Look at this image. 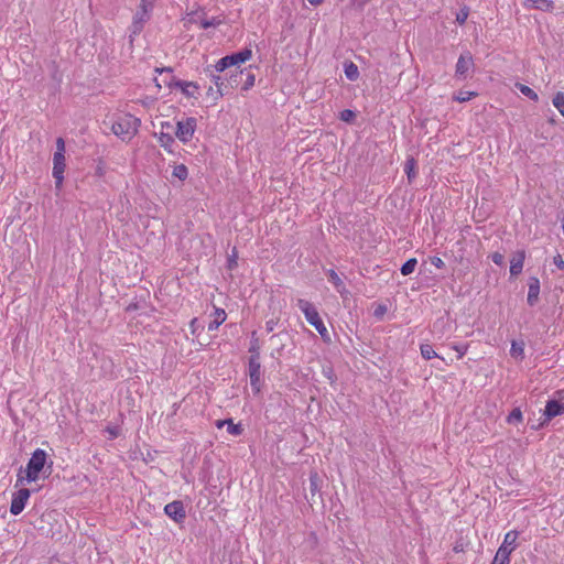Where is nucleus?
<instances>
[{
    "label": "nucleus",
    "instance_id": "35",
    "mask_svg": "<svg viewBox=\"0 0 564 564\" xmlns=\"http://www.w3.org/2000/svg\"><path fill=\"white\" fill-rule=\"evenodd\" d=\"M518 89L527 97H529L532 100H538L536 93L531 89L529 86H525L523 84H517Z\"/></svg>",
    "mask_w": 564,
    "mask_h": 564
},
{
    "label": "nucleus",
    "instance_id": "11",
    "mask_svg": "<svg viewBox=\"0 0 564 564\" xmlns=\"http://www.w3.org/2000/svg\"><path fill=\"white\" fill-rule=\"evenodd\" d=\"M249 377L250 384L256 392L260 391L261 365L257 356L249 359Z\"/></svg>",
    "mask_w": 564,
    "mask_h": 564
},
{
    "label": "nucleus",
    "instance_id": "4",
    "mask_svg": "<svg viewBox=\"0 0 564 564\" xmlns=\"http://www.w3.org/2000/svg\"><path fill=\"white\" fill-rule=\"evenodd\" d=\"M46 462V453L43 449L37 448L30 458L26 470L25 479L28 482H32L39 479V474L43 469Z\"/></svg>",
    "mask_w": 564,
    "mask_h": 564
},
{
    "label": "nucleus",
    "instance_id": "7",
    "mask_svg": "<svg viewBox=\"0 0 564 564\" xmlns=\"http://www.w3.org/2000/svg\"><path fill=\"white\" fill-rule=\"evenodd\" d=\"M174 132V124L171 122H161L160 131L158 133V139L164 149L172 151V147L174 144V138L172 133Z\"/></svg>",
    "mask_w": 564,
    "mask_h": 564
},
{
    "label": "nucleus",
    "instance_id": "14",
    "mask_svg": "<svg viewBox=\"0 0 564 564\" xmlns=\"http://www.w3.org/2000/svg\"><path fill=\"white\" fill-rule=\"evenodd\" d=\"M524 260H525V251L524 250H518L512 254V257L510 259L511 276H517L522 272Z\"/></svg>",
    "mask_w": 564,
    "mask_h": 564
},
{
    "label": "nucleus",
    "instance_id": "17",
    "mask_svg": "<svg viewBox=\"0 0 564 564\" xmlns=\"http://www.w3.org/2000/svg\"><path fill=\"white\" fill-rule=\"evenodd\" d=\"M517 539H518V532L517 531H509L506 533L502 544L499 546L498 550L506 549L507 554H510L513 552V550L517 547Z\"/></svg>",
    "mask_w": 564,
    "mask_h": 564
},
{
    "label": "nucleus",
    "instance_id": "12",
    "mask_svg": "<svg viewBox=\"0 0 564 564\" xmlns=\"http://www.w3.org/2000/svg\"><path fill=\"white\" fill-rule=\"evenodd\" d=\"M164 512L175 522H181L185 519L186 513L182 501H172L164 507Z\"/></svg>",
    "mask_w": 564,
    "mask_h": 564
},
{
    "label": "nucleus",
    "instance_id": "53",
    "mask_svg": "<svg viewBox=\"0 0 564 564\" xmlns=\"http://www.w3.org/2000/svg\"><path fill=\"white\" fill-rule=\"evenodd\" d=\"M280 337H281V334H276V335H273V336L271 337V339H272V340H274V339H278V338H280Z\"/></svg>",
    "mask_w": 564,
    "mask_h": 564
},
{
    "label": "nucleus",
    "instance_id": "9",
    "mask_svg": "<svg viewBox=\"0 0 564 564\" xmlns=\"http://www.w3.org/2000/svg\"><path fill=\"white\" fill-rule=\"evenodd\" d=\"M150 18H151L150 12H147L141 9H137V11L133 15V19H132V23L129 29L130 37L139 35L142 32L145 23L150 20Z\"/></svg>",
    "mask_w": 564,
    "mask_h": 564
},
{
    "label": "nucleus",
    "instance_id": "50",
    "mask_svg": "<svg viewBox=\"0 0 564 564\" xmlns=\"http://www.w3.org/2000/svg\"><path fill=\"white\" fill-rule=\"evenodd\" d=\"M196 322H197V319H196V318L192 319V322H191V328H192V333H193V334L195 333V328H196V325H195V324H196Z\"/></svg>",
    "mask_w": 564,
    "mask_h": 564
},
{
    "label": "nucleus",
    "instance_id": "25",
    "mask_svg": "<svg viewBox=\"0 0 564 564\" xmlns=\"http://www.w3.org/2000/svg\"><path fill=\"white\" fill-rule=\"evenodd\" d=\"M327 275H328L329 282H332L334 284L336 290L339 293H343L345 291V285L341 281V279L339 278V275L334 270H328Z\"/></svg>",
    "mask_w": 564,
    "mask_h": 564
},
{
    "label": "nucleus",
    "instance_id": "18",
    "mask_svg": "<svg viewBox=\"0 0 564 564\" xmlns=\"http://www.w3.org/2000/svg\"><path fill=\"white\" fill-rule=\"evenodd\" d=\"M524 6L528 9H538L542 11H551L554 7L551 0H525Z\"/></svg>",
    "mask_w": 564,
    "mask_h": 564
},
{
    "label": "nucleus",
    "instance_id": "46",
    "mask_svg": "<svg viewBox=\"0 0 564 564\" xmlns=\"http://www.w3.org/2000/svg\"><path fill=\"white\" fill-rule=\"evenodd\" d=\"M430 260H431V263L434 267H436L437 269H442L445 267L444 261L440 257H432Z\"/></svg>",
    "mask_w": 564,
    "mask_h": 564
},
{
    "label": "nucleus",
    "instance_id": "6",
    "mask_svg": "<svg viewBox=\"0 0 564 564\" xmlns=\"http://www.w3.org/2000/svg\"><path fill=\"white\" fill-rule=\"evenodd\" d=\"M221 20L218 18L208 19L204 12H191L184 18L185 26L196 24L202 29L216 28L220 25Z\"/></svg>",
    "mask_w": 564,
    "mask_h": 564
},
{
    "label": "nucleus",
    "instance_id": "22",
    "mask_svg": "<svg viewBox=\"0 0 564 564\" xmlns=\"http://www.w3.org/2000/svg\"><path fill=\"white\" fill-rule=\"evenodd\" d=\"M252 52L249 48H245L238 53H235L232 55H228L229 57H232V66L242 64L251 58Z\"/></svg>",
    "mask_w": 564,
    "mask_h": 564
},
{
    "label": "nucleus",
    "instance_id": "10",
    "mask_svg": "<svg viewBox=\"0 0 564 564\" xmlns=\"http://www.w3.org/2000/svg\"><path fill=\"white\" fill-rule=\"evenodd\" d=\"M164 86L167 87H176L178 88L183 95H185L188 98H196L198 95V85L194 82H185V80H177V82H164Z\"/></svg>",
    "mask_w": 564,
    "mask_h": 564
},
{
    "label": "nucleus",
    "instance_id": "29",
    "mask_svg": "<svg viewBox=\"0 0 564 564\" xmlns=\"http://www.w3.org/2000/svg\"><path fill=\"white\" fill-rule=\"evenodd\" d=\"M421 355L424 359L429 360L434 357H438V355L434 351L433 347L430 344H423L420 347Z\"/></svg>",
    "mask_w": 564,
    "mask_h": 564
},
{
    "label": "nucleus",
    "instance_id": "36",
    "mask_svg": "<svg viewBox=\"0 0 564 564\" xmlns=\"http://www.w3.org/2000/svg\"><path fill=\"white\" fill-rule=\"evenodd\" d=\"M214 83L217 87V90H216V95H215V100L220 98L225 93H224V86H225V83L224 80L221 79L220 76H214Z\"/></svg>",
    "mask_w": 564,
    "mask_h": 564
},
{
    "label": "nucleus",
    "instance_id": "37",
    "mask_svg": "<svg viewBox=\"0 0 564 564\" xmlns=\"http://www.w3.org/2000/svg\"><path fill=\"white\" fill-rule=\"evenodd\" d=\"M156 0H140L138 9L152 13Z\"/></svg>",
    "mask_w": 564,
    "mask_h": 564
},
{
    "label": "nucleus",
    "instance_id": "51",
    "mask_svg": "<svg viewBox=\"0 0 564 564\" xmlns=\"http://www.w3.org/2000/svg\"><path fill=\"white\" fill-rule=\"evenodd\" d=\"M312 6H318L323 2V0H307Z\"/></svg>",
    "mask_w": 564,
    "mask_h": 564
},
{
    "label": "nucleus",
    "instance_id": "19",
    "mask_svg": "<svg viewBox=\"0 0 564 564\" xmlns=\"http://www.w3.org/2000/svg\"><path fill=\"white\" fill-rule=\"evenodd\" d=\"M473 65L470 55H460L456 64V75L464 76Z\"/></svg>",
    "mask_w": 564,
    "mask_h": 564
},
{
    "label": "nucleus",
    "instance_id": "33",
    "mask_svg": "<svg viewBox=\"0 0 564 564\" xmlns=\"http://www.w3.org/2000/svg\"><path fill=\"white\" fill-rule=\"evenodd\" d=\"M230 66H232V57L225 56L217 62L215 68L217 72L221 73Z\"/></svg>",
    "mask_w": 564,
    "mask_h": 564
},
{
    "label": "nucleus",
    "instance_id": "31",
    "mask_svg": "<svg viewBox=\"0 0 564 564\" xmlns=\"http://www.w3.org/2000/svg\"><path fill=\"white\" fill-rule=\"evenodd\" d=\"M417 264V261L415 258H411L409 259L402 267H401V273L403 275H409L411 274L414 270H415V267Z\"/></svg>",
    "mask_w": 564,
    "mask_h": 564
},
{
    "label": "nucleus",
    "instance_id": "5",
    "mask_svg": "<svg viewBox=\"0 0 564 564\" xmlns=\"http://www.w3.org/2000/svg\"><path fill=\"white\" fill-rule=\"evenodd\" d=\"M196 119L193 117H188L176 122L174 126V133L176 138L183 142L187 143L192 140L194 132L196 130Z\"/></svg>",
    "mask_w": 564,
    "mask_h": 564
},
{
    "label": "nucleus",
    "instance_id": "8",
    "mask_svg": "<svg viewBox=\"0 0 564 564\" xmlns=\"http://www.w3.org/2000/svg\"><path fill=\"white\" fill-rule=\"evenodd\" d=\"M30 495L31 494H30L29 489L22 488V489L18 490L12 497L10 512L14 516L20 514L23 511V509L25 508V505L30 498Z\"/></svg>",
    "mask_w": 564,
    "mask_h": 564
},
{
    "label": "nucleus",
    "instance_id": "41",
    "mask_svg": "<svg viewBox=\"0 0 564 564\" xmlns=\"http://www.w3.org/2000/svg\"><path fill=\"white\" fill-rule=\"evenodd\" d=\"M355 112L349 109H345L340 112V119L346 122H350L355 118Z\"/></svg>",
    "mask_w": 564,
    "mask_h": 564
},
{
    "label": "nucleus",
    "instance_id": "49",
    "mask_svg": "<svg viewBox=\"0 0 564 564\" xmlns=\"http://www.w3.org/2000/svg\"><path fill=\"white\" fill-rule=\"evenodd\" d=\"M466 19H467V13L462 11L460 13L457 14L456 20L459 24H463L466 21Z\"/></svg>",
    "mask_w": 564,
    "mask_h": 564
},
{
    "label": "nucleus",
    "instance_id": "38",
    "mask_svg": "<svg viewBox=\"0 0 564 564\" xmlns=\"http://www.w3.org/2000/svg\"><path fill=\"white\" fill-rule=\"evenodd\" d=\"M318 480L319 478L317 473H312L310 476V487L312 495L318 491Z\"/></svg>",
    "mask_w": 564,
    "mask_h": 564
},
{
    "label": "nucleus",
    "instance_id": "30",
    "mask_svg": "<svg viewBox=\"0 0 564 564\" xmlns=\"http://www.w3.org/2000/svg\"><path fill=\"white\" fill-rule=\"evenodd\" d=\"M172 174L174 177H177L178 180L184 181L188 175V171L184 164H178V165L174 166Z\"/></svg>",
    "mask_w": 564,
    "mask_h": 564
},
{
    "label": "nucleus",
    "instance_id": "23",
    "mask_svg": "<svg viewBox=\"0 0 564 564\" xmlns=\"http://www.w3.org/2000/svg\"><path fill=\"white\" fill-rule=\"evenodd\" d=\"M227 425V431L231 435H240L242 433V426L240 424H235L231 420L217 421V427H223Z\"/></svg>",
    "mask_w": 564,
    "mask_h": 564
},
{
    "label": "nucleus",
    "instance_id": "27",
    "mask_svg": "<svg viewBox=\"0 0 564 564\" xmlns=\"http://www.w3.org/2000/svg\"><path fill=\"white\" fill-rule=\"evenodd\" d=\"M249 351L251 352V356H257L259 358V356H260V344H259V338H258L256 332H252V334H251V341H250Z\"/></svg>",
    "mask_w": 564,
    "mask_h": 564
},
{
    "label": "nucleus",
    "instance_id": "1",
    "mask_svg": "<svg viewBox=\"0 0 564 564\" xmlns=\"http://www.w3.org/2000/svg\"><path fill=\"white\" fill-rule=\"evenodd\" d=\"M140 123V119L135 118L132 115L123 113L118 116V118L115 120L111 130L121 140L129 141L138 132Z\"/></svg>",
    "mask_w": 564,
    "mask_h": 564
},
{
    "label": "nucleus",
    "instance_id": "15",
    "mask_svg": "<svg viewBox=\"0 0 564 564\" xmlns=\"http://www.w3.org/2000/svg\"><path fill=\"white\" fill-rule=\"evenodd\" d=\"M540 294V281L538 278L532 276L529 281V291H528V303L533 306L538 300Z\"/></svg>",
    "mask_w": 564,
    "mask_h": 564
},
{
    "label": "nucleus",
    "instance_id": "47",
    "mask_svg": "<svg viewBox=\"0 0 564 564\" xmlns=\"http://www.w3.org/2000/svg\"><path fill=\"white\" fill-rule=\"evenodd\" d=\"M553 262H554V264L556 265L557 269L564 270V259L562 258L561 254H556L553 258Z\"/></svg>",
    "mask_w": 564,
    "mask_h": 564
},
{
    "label": "nucleus",
    "instance_id": "28",
    "mask_svg": "<svg viewBox=\"0 0 564 564\" xmlns=\"http://www.w3.org/2000/svg\"><path fill=\"white\" fill-rule=\"evenodd\" d=\"M156 72L160 73V75H163L165 74V76L159 80L158 78H155V84L159 88H161L163 85H164V82H177V79H175L172 75H171V70L170 69H156Z\"/></svg>",
    "mask_w": 564,
    "mask_h": 564
},
{
    "label": "nucleus",
    "instance_id": "20",
    "mask_svg": "<svg viewBox=\"0 0 564 564\" xmlns=\"http://www.w3.org/2000/svg\"><path fill=\"white\" fill-rule=\"evenodd\" d=\"M213 317L214 319L208 325L209 330H216L226 321L227 315L223 308H215Z\"/></svg>",
    "mask_w": 564,
    "mask_h": 564
},
{
    "label": "nucleus",
    "instance_id": "45",
    "mask_svg": "<svg viewBox=\"0 0 564 564\" xmlns=\"http://www.w3.org/2000/svg\"><path fill=\"white\" fill-rule=\"evenodd\" d=\"M491 260L497 264V265H502L503 264V261H505V257L502 253L500 252H495L491 254Z\"/></svg>",
    "mask_w": 564,
    "mask_h": 564
},
{
    "label": "nucleus",
    "instance_id": "42",
    "mask_svg": "<svg viewBox=\"0 0 564 564\" xmlns=\"http://www.w3.org/2000/svg\"><path fill=\"white\" fill-rule=\"evenodd\" d=\"M452 348L457 351V358L460 359L467 352V345H452Z\"/></svg>",
    "mask_w": 564,
    "mask_h": 564
},
{
    "label": "nucleus",
    "instance_id": "2",
    "mask_svg": "<svg viewBox=\"0 0 564 564\" xmlns=\"http://www.w3.org/2000/svg\"><path fill=\"white\" fill-rule=\"evenodd\" d=\"M296 304H297V307L301 310V312L304 314L306 321L312 326L315 327V329L319 333V335L323 337V339L325 341H329L330 338H329L328 330H327L326 326L324 325L315 306L311 302H308L304 299H299Z\"/></svg>",
    "mask_w": 564,
    "mask_h": 564
},
{
    "label": "nucleus",
    "instance_id": "32",
    "mask_svg": "<svg viewBox=\"0 0 564 564\" xmlns=\"http://www.w3.org/2000/svg\"><path fill=\"white\" fill-rule=\"evenodd\" d=\"M522 412L519 408L513 409L507 417L509 424H517L522 422Z\"/></svg>",
    "mask_w": 564,
    "mask_h": 564
},
{
    "label": "nucleus",
    "instance_id": "21",
    "mask_svg": "<svg viewBox=\"0 0 564 564\" xmlns=\"http://www.w3.org/2000/svg\"><path fill=\"white\" fill-rule=\"evenodd\" d=\"M510 356L516 360H522L524 358V343L513 340L511 343Z\"/></svg>",
    "mask_w": 564,
    "mask_h": 564
},
{
    "label": "nucleus",
    "instance_id": "3",
    "mask_svg": "<svg viewBox=\"0 0 564 564\" xmlns=\"http://www.w3.org/2000/svg\"><path fill=\"white\" fill-rule=\"evenodd\" d=\"M65 142L62 138L56 140V151L53 156V177L56 189H61L65 172Z\"/></svg>",
    "mask_w": 564,
    "mask_h": 564
},
{
    "label": "nucleus",
    "instance_id": "44",
    "mask_svg": "<svg viewBox=\"0 0 564 564\" xmlns=\"http://www.w3.org/2000/svg\"><path fill=\"white\" fill-rule=\"evenodd\" d=\"M278 323H279V318H270L269 321L265 322V330L268 333L273 332L275 326L278 325Z\"/></svg>",
    "mask_w": 564,
    "mask_h": 564
},
{
    "label": "nucleus",
    "instance_id": "48",
    "mask_svg": "<svg viewBox=\"0 0 564 564\" xmlns=\"http://www.w3.org/2000/svg\"><path fill=\"white\" fill-rule=\"evenodd\" d=\"M387 312V307L383 306V305H379L376 310H375V316L376 317H382L384 315V313Z\"/></svg>",
    "mask_w": 564,
    "mask_h": 564
},
{
    "label": "nucleus",
    "instance_id": "43",
    "mask_svg": "<svg viewBox=\"0 0 564 564\" xmlns=\"http://www.w3.org/2000/svg\"><path fill=\"white\" fill-rule=\"evenodd\" d=\"M237 258H238L237 250H236V248H234L232 253L228 258V268L230 270H232L234 268L237 267Z\"/></svg>",
    "mask_w": 564,
    "mask_h": 564
},
{
    "label": "nucleus",
    "instance_id": "24",
    "mask_svg": "<svg viewBox=\"0 0 564 564\" xmlns=\"http://www.w3.org/2000/svg\"><path fill=\"white\" fill-rule=\"evenodd\" d=\"M344 68L345 75L349 80H356L359 77L358 66L355 63H345Z\"/></svg>",
    "mask_w": 564,
    "mask_h": 564
},
{
    "label": "nucleus",
    "instance_id": "16",
    "mask_svg": "<svg viewBox=\"0 0 564 564\" xmlns=\"http://www.w3.org/2000/svg\"><path fill=\"white\" fill-rule=\"evenodd\" d=\"M243 75H246V82L242 86L243 90H248L254 85V75L250 70H241L239 74L231 75L230 77V84L231 85H238L239 80L238 78H241Z\"/></svg>",
    "mask_w": 564,
    "mask_h": 564
},
{
    "label": "nucleus",
    "instance_id": "34",
    "mask_svg": "<svg viewBox=\"0 0 564 564\" xmlns=\"http://www.w3.org/2000/svg\"><path fill=\"white\" fill-rule=\"evenodd\" d=\"M554 107L562 113L564 117V93H557L553 98Z\"/></svg>",
    "mask_w": 564,
    "mask_h": 564
},
{
    "label": "nucleus",
    "instance_id": "52",
    "mask_svg": "<svg viewBox=\"0 0 564 564\" xmlns=\"http://www.w3.org/2000/svg\"><path fill=\"white\" fill-rule=\"evenodd\" d=\"M207 94L213 96V98L215 99L216 91H214L213 87L208 89Z\"/></svg>",
    "mask_w": 564,
    "mask_h": 564
},
{
    "label": "nucleus",
    "instance_id": "40",
    "mask_svg": "<svg viewBox=\"0 0 564 564\" xmlns=\"http://www.w3.org/2000/svg\"><path fill=\"white\" fill-rule=\"evenodd\" d=\"M414 167H415L414 160L413 159L408 160L406 164H405V172L408 174L409 180H411L415 175Z\"/></svg>",
    "mask_w": 564,
    "mask_h": 564
},
{
    "label": "nucleus",
    "instance_id": "13",
    "mask_svg": "<svg viewBox=\"0 0 564 564\" xmlns=\"http://www.w3.org/2000/svg\"><path fill=\"white\" fill-rule=\"evenodd\" d=\"M564 412V404L560 403L556 400H550L546 402L544 413H543V422L541 424H544L549 421H551L553 417L558 416L563 414Z\"/></svg>",
    "mask_w": 564,
    "mask_h": 564
},
{
    "label": "nucleus",
    "instance_id": "26",
    "mask_svg": "<svg viewBox=\"0 0 564 564\" xmlns=\"http://www.w3.org/2000/svg\"><path fill=\"white\" fill-rule=\"evenodd\" d=\"M491 564H510V554H507L506 549L498 550Z\"/></svg>",
    "mask_w": 564,
    "mask_h": 564
},
{
    "label": "nucleus",
    "instance_id": "39",
    "mask_svg": "<svg viewBox=\"0 0 564 564\" xmlns=\"http://www.w3.org/2000/svg\"><path fill=\"white\" fill-rule=\"evenodd\" d=\"M473 96H476L475 93L470 91H459L457 95H455L454 99L458 102H465L469 100Z\"/></svg>",
    "mask_w": 564,
    "mask_h": 564
}]
</instances>
